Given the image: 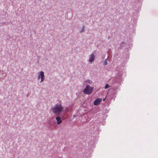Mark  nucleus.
I'll use <instances>...</instances> for the list:
<instances>
[{
    "label": "nucleus",
    "instance_id": "nucleus-12",
    "mask_svg": "<svg viewBox=\"0 0 158 158\" xmlns=\"http://www.w3.org/2000/svg\"><path fill=\"white\" fill-rule=\"evenodd\" d=\"M124 44H125L124 43H122L120 44L121 47L122 46H123V45H124Z\"/></svg>",
    "mask_w": 158,
    "mask_h": 158
},
{
    "label": "nucleus",
    "instance_id": "nucleus-6",
    "mask_svg": "<svg viewBox=\"0 0 158 158\" xmlns=\"http://www.w3.org/2000/svg\"><path fill=\"white\" fill-rule=\"evenodd\" d=\"M38 79H39L40 78L44 77V73L43 71H41L40 73L38 75Z\"/></svg>",
    "mask_w": 158,
    "mask_h": 158
},
{
    "label": "nucleus",
    "instance_id": "nucleus-3",
    "mask_svg": "<svg viewBox=\"0 0 158 158\" xmlns=\"http://www.w3.org/2000/svg\"><path fill=\"white\" fill-rule=\"evenodd\" d=\"M56 119L57 121L56 123L57 124H60L62 123L61 118V115H55Z\"/></svg>",
    "mask_w": 158,
    "mask_h": 158
},
{
    "label": "nucleus",
    "instance_id": "nucleus-1",
    "mask_svg": "<svg viewBox=\"0 0 158 158\" xmlns=\"http://www.w3.org/2000/svg\"><path fill=\"white\" fill-rule=\"evenodd\" d=\"M63 109V107L61 104H57L52 109V111L55 115H60Z\"/></svg>",
    "mask_w": 158,
    "mask_h": 158
},
{
    "label": "nucleus",
    "instance_id": "nucleus-2",
    "mask_svg": "<svg viewBox=\"0 0 158 158\" xmlns=\"http://www.w3.org/2000/svg\"><path fill=\"white\" fill-rule=\"evenodd\" d=\"M93 90V89L92 87H90L89 85H87L84 90L83 93L86 94H89Z\"/></svg>",
    "mask_w": 158,
    "mask_h": 158
},
{
    "label": "nucleus",
    "instance_id": "nucleus-5",
    "mask_svg": "<svg viewBox=\"0 0 158 158\" xmlns=\"http://www.w3.org/2000/svg\"><path fill=\"white\" fill-rule=\"evenodd\" d=\"M95 56L94 53H92L90 55L89 61L91 63L94 61L95 59Z\"/></svg>",
    "mask_w": 158,
    "mask_h": 158
},
{
    "label": "nucleus",
    "instance_id": "nucleus-13",
    "mask_svg": "<svg viewBox=\"0 0 158 158\" xmlns=\"http://www.w3.org/2000/svg\"><path fill=\"white\" fill-rule=\"evenodd\" d=\"M106 99V98H103V101H105V99Z\"/></svg>",
    "mask_w": 158,
    "mask_h": 158
},
{
    "label": "nucleus",
    "instance_id": "nucleus-9",
    "mask_svg": "<svg viewBox=\"0 0 158 158\" xmlns=\"http://www.w3.org/2000/svg\"><path fill=\"white\" fill-rule=\"evenodd\" d=\"M107 64V59H106L104 61V65H105Z\"/></svg>",
    "mask_w": 158,
    "mask_h": 158
},
{
    "label": "nucleus",
    "instance_id": "nucleus-7",
    "mask_svg": "<svg viewBox=\"0 0 158 158\" xmlns=\"http://www.w3.org/2000/svg\"><path fill=\"white\" fill-rule=\"evenodd\" d=\"M85 28V27L84 26H83L82 28L81 29V30L80 31V32L82 33V32H84L85 31V30H84Z\"/></svg>",
    "mask_w": 158,
    "mask_h": 158
},
{
    "label": "nucleus",
    "instance_id": "nucleus-10",
    "mask_svg": "<svg viewBox=\"0 0 158 158\" xmlns=\"http://www.w3.org/2000/svg\"><path fill=\"white\" fill-rule=\"evenodd\" d=\"M44 77L41 78V81H40V82H41L42 81H43L44 80Z\"/></svg>",
    "mask_w": 158,
    "mask_h": 158
},
{
    "label": "nucleus",
    "instance_id": "nucleus-4",
    "mask_svg": "<svg viewBox=\"0 0 158 158\" xmlns=\"http://www.w3.org/2000/svg\"><path fill=\"white\" fill-rule=\"evenodd\" d=\"M102 101V99L98 98L95 100L94 102V105H98Z\"/></svg>",
    "mask_w": 158,
    "mask_h": 158
},
{
    "label": "nucleus",
    "instance_id": "nucleus-11",
    "mask_svg": "<svg viewBox=\"0 0 158 158\" xmlns=\"http://www.w3.org/2000/svg\"><path fill=\"white\" fill-rule=\"evenodd\" d=\"M87 81L89 84H91L92 82V81L90 80H88Z\"/></svg>",
    "mask_w": 158,
    "mask_h": 158
},
{
    "label": "nucleus",
    "instance_id": "nucleus-8",
    "mask_svg": "<svg viewBox=\"0 0 158 158\" xmlns=\"http://www.w3.org/2000/svg\"><path fill=\"white\" fill-rule=\"evenodd\" d=\"M109 87H110V86H109V85L108 84H107L105 85V89H106L107 88H109Z\"/></svg>",
    "mask_w": 158,
    "mask_h": 158
}]
</instances>
